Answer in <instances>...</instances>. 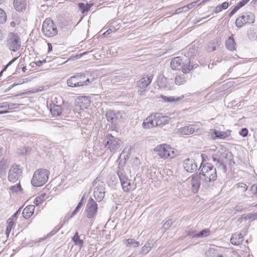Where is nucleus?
Instances as JSON below:
<instances>
[{"label":"nucleus","mask_w":257,"mask_h":257,"mask_svg":"<svg viewBox=\"0 0 257 257\" xmlns=\"http://www.w3.org/2000/svg\"><path fill=\"white\" fill-rule=\"evenodd\" d=\"M90 82L89 79H85V74L84 73H78L74 75L67 81V85L73 87L87 85Z\"/></svg>","instance_id":"obj_3"},{"label":"nucleus","mask_w":257,"mask_h":257,"mask_svg":"<svg viewBox=\"0 0 257 257\" xmlns=\"http://www.w3.org/2000/svg\"><path fill=\"white\" fill-rule=\"evenodd\" d=\"M196 54V50L195 47L189 48L188 51L185 54V57L184 59L190 58V60Z\"/></svg>","instance_id":"obj_37"},{"label":"nucleus","mask_w":257,"mask_h":257,"mask_svg":"<svg viewBox=\"0 0 257 257\" xmlns=\"http://www.w3.org/2000/svg\"><path fill=\"white\" fill-rule=\"evenodd\" d=\"M186 82L185 77L184 74L178 75L175 79V82L177 85H181Z\"/></svg>","instance_id":"obj_38"},{"label":"nucleus","mask_w":257,"mask_h":257,"mask_svg":"<svg viewBox=\"0 0 257 257\" xmlns=\"http://www.w3.org/2000/svg\"><path fill=\"white\" fill-rule=\"evenodd\" d=\"M220 6V7L221 8L222 10H225L228 7L229 5H228V3H227V2H225L223 3Z\"/></svg>","instance_id":"obj_56"},{"label":"nucleus","mask_w":257,"mask_h":257,"mask_svg":"<svg viewBox=\"0 0 257 257\" xmlns=\"http://www.w3.org/2000/svg\"><path fill=\"white\" fill-rule=\"evenodd\" d=\"M249 39L254 40L257 38V31L251 32L250 31L247 33Z\"/></svg>","instance_id":"obj_49"},{"label":"nucleus","mask_w":257,"mask_h":257,"mask_svg":"<svg viewBox=\"0 0 257 257\" xmlns=\"http://www.w3.org/2000/svg\"><path fill=\"white\" fill-rule=\"evenodd\" d=\"M17 59V57L14 58L12 59L4 67V68L7 69L8 67H9L10 65H11Z\"/></svg>","instance_id":"obj_55"},{"label":"nucleus","mask_w":257,"mask_h":257,"mask_svg":"<svg viewBox=\"0 0 257 257\" xmlns=\"http://www.w3.org/2000/svg\"><path fill=\"white\" fill-rule=\"evenodd\" d=\"M211 134L214 135L213 137V139H224L228 137L230 135V131L227 130L225 132L218 131L215 129H212L210 130Z\"/></svg>","instance_id":"obj_17"},{"label":"nucleus","mask_w":257,"mask_h":257,"mask_svg":"<svg viewBox=\"0 0 257 257\" xmlns=\"http://www.w3.org/2000/svg\"><path fill=\"white\" fill-rule=\"evenodd\" d=\"M220 44V41L219 39H215L209 43L208 46V50L209 51H214L216 48L218 47Z\"/></svg>","instance_id":"obj_30"},{"label":"nucleus","mask_w":257,"mask_h":257,"mask_svg":"<svg viewBox=\"0 0 257 257\" xmlns=\"http://www.w3.org/2000/svg\"><path fill=\"white\" fill-rule=\"evenodd\" d=\"M172 224V221L171 219H168L166 221L165 223L163 224V226L162 227L163 229L165 230L168 229L171 226Z\"/></svg>","instance_id":"obj_46"},{"label":"nucleus","mask_w":257,"mask_h":257,"mask_svg":"<svg viewBox=\"0 0 257 257\" xmlns=\"http://www.w3.org/2000/svg\"><path fill=\"white\" fill-rule=\"evenodd\" d=\"M248 133V130L246 128L244 127L241 128V130L239 131V134L243 137H245L247 136Z\"/></svg>","instance_id":"obj_48"},{"label":"nucleus","mask_w":257,"mask_h":257,"mask_svg":"<svg viewBox=\"0 0 257 257\" xmlns=\"http://www.w3.org/2000/svg\"><path fill=\"white\" fill-rule=\"evenodd\" d=\"M97 209L98 206L96 201L91 198H89L85 209L87 217L88 219L93 218L96 215Z\"/></svg>","instance_id":"obj_11"},{"label":"nucleus","mask_w":257,"mask_h":257,"mask_svg":"<svg viewBox=\"0 0 257 257\" xmlns=\"http://www.w3.org/2000/svg\"><path fill=\"white\" fill-rule=\"evenodd\" d=\"M14 7L17 11H22L26 7V0H14Z\"/></svg>","instance_id":"obj_26"},{"label":"nucleus","mask_w":257,"mask_h":257,"mask_svg":"<svg viewBox=\"0 0 257 257\" xmlns=\"http://www.w3.org/2000/svg\"><path fill=\"white\" fill-rule=\"evenodd\" d=\"M7 45L10 50L17 51L21 45L19 36L16 34L10 33L7 41Z\"/></svg>","instance_id":"obj_10"},{"label":"nucleus","mask_w":257,"mask_h":257,"mask_svg":"<svg viewBox=\"0 0 257 257\" xmlns=\"http://www.w3.org/2000/svg\"><path fill=\"white\" fill-rule=\"evenodd\" d=\"M74 216H72V214L71 215H69V214H67L64 218L63 219V225L65 223H67L68 222L69 220L73 217Z\"/></svg>","instance_id":"obj_53"},{"label":"nucleus","mask_w":257,"mask_h":257,"mask_svg":"<svg viewBox=\"0 0 257 257\" xmlns=\"http://www.w3.org/2000/svg\"><path fill=\"white\" fill-rule=\"evenodd\" d=\"M78 6L82 14L87 12L92 6L91 4H86V5L83 3H78Z\"/></svg>","instance_id":"obj_34"},{"label":"nucleus","mask_w":257,"mask_h":257,"mask_svg":"<svg viewBox=\"0 0 257 257\" xmlns=\"http://www.w3.org/2000/svg\"><path fill=\"white\" fill-rule=\"evenodd\" d=\"M45 194H42L41 195L37 197L34 200V204L37 206H39L44 201V197Z\"/></svg>","instance_id":"obj_39"},{"label":"nucleus","mask_w":257,"mask_h":257,"mask_svg":"<svg viewBox=\"0 0 257 257\" xmlns=\"http://www.w3.org/2000/svg\"><path fill=\"white\" fill-rule=\"evenodd\" d=\"M22 170L19 165H13L9 172L8 179L12 182H16L21 176Z\"/></svg>","instance_id":"obj_14"},{"label":"nucleus","mask_w":257,"mask_h":257,"mask_svg":"<svg viewBox=\"0 0 257 257\" xmlns=\"http://www.w3.org/2000/svg\"><path fill=\"white\" fill-rule=\"evenodd\" d=\"M6 167L4 163L3 162H0V174L6 173Z\"/></svg>","instance_id":"obj_50"},{"label":"nucleus","mask_w":257,"mask_h":257,"mask_svg":"<svg viewBox=\"0 0 257 257\" xmlns=\"http://www.w3.org/2000/svg\"><path fill=\"white\" fill-rule=\"evenodd\" d=\"M184 59V58H181V57H176L172 59L171 62V68L174 70H180Z\"/></svg>","instance_id":"obj_19"},{"label":"nucleus","mask_w":257,"mask_h":257,"mask_svg":"<svg viewBox=\"0 0 257 257\" xmlns=\"http://www.w3.org/2000/svg\"><path fill=\"white\" fill-rule=\"evenodd\" d=\"M121 143V141L119 138L113 136L110 134L106 136L104 141L105 148L112 153H114L120 148Z\"/></svg>","instance_id":"obj_4"},{"label":"nucleus","mask_w":257,"mask_h":257,"mask_svg":"<svg viewBox=\"0 0 257 257\" xmlns=\"http://www.w3.org/2000/svg\"><path fill=\"white\" fill-rule=\"evenodd\" d=\"M192 67L191 66V60L190 58L184 59L181 69L183 73L187 74L192 70Z\"/></svg>","instance_id":"obj_24"},{"label":"nucleus","mask_w":257,"mask_h":257,"mask_svg":"<svg viewBox=\"0 0 257 257\" xmlns=\"http://www.w3.org/2000/svg\"><path fill=\"white\" fill-rule=\"evenodd\" d=\"M225 159L224 157H220L219 158V161L221 160V162H219V161H216V164H215L216 166H217L218 168H221L222 169L223 172L224 173H226L227 171V167L224 163V159Z\"/></svg>","instance_id":"obj_35"},{"label":"nucleus","mask_w":257,"mask_h":257,"mask_svg":"<svg viewBox=\"0 0 257 257\" xmlns=\"http://www.w3.org/2000/svg\"><path fill=\"white\" fill-rule=\"evenodd\" d=\"M15 83H16L17 85L22 84L24 83V80L23 79V78H19L17 80V81Z\"/></svg>","instance_id":"obj_62"},{"label":"nucleus","mask_w":257,"mask_h":257,"mask_svg":"<svg viewBox=\"0 0 257 257\" xmlns=\"http://www.w3.org/2000/svg\"><path fill=\"white\" fill-rule=\"evenodd\" d=\"M191 186L192 191L194 193L198 192V189L201 185V182H202V176L199 174L195 173L192 176Z\"/></svg>","instance_id":"obj_15"},{"label":"nucleus","mask_w":257,"mask_h":257,"mask_svg":"<svg viewBox=\"0 0 257 257\" xmlns=\"http://www.w3.org/2000/svg\"><path fill=\"white\" fill-rule=\"evenodd\" d=\"M151 247L152 246L150 243H146L141 250L142 253L147 254L150 250Z\"/></svg>","instance_id":"obj_42"},{"label":"nucleus","mask_w":257,"mask_h":257,"mask_svg":"<svg viewBox=\"0 0 257 257\" xmlns=\"http://www.w3.org/2000/svg\"><path fill=\"white\" fill-rule=\"evenodd\" d=\"M239 9V8L238 7V6L237 5H236L234 7V8L231 10L230 13H231L232 14H233V15H234Z\"/></svg>","instance_id":"obj_63"},{"label":"nucleus","mask_w":257,"mask_h":257,"mask_svg":"<svg viewBox=\"0 0 257 257\" xmlns=\"http://www.w3.org/2000/svg\"><path fill=\"white\" fill-rule=\"evenodd\" d=\"M154 150L160 158L166 159L169 157L173 158L170 154V151L171 150V148L167 145L163 144L158 145Z\"/></svg>","instance_id":"obj_12"},{"label":"nucleus","mask_w":257,"mask_h":257,"mask_svg":"<svg viewBox=\"0 0 257 257\" xmlns=\"http://www.w3.org/2000/svg\"><path fill=\"white\" fill-rule=\"evenodd\" d=\"M46 62V61L45 60H39V61L36 62L35 63V64L38 66H41L42 65V64H43L44 63H45Z\"/></svg>","instance_id":"obj_61"},{"label":"nucleus","mask_w":257,"mask_h":257,"mask_svg":"<svg viewBox=\"0 0 257 257\" xmlns=\"http://www.w3.org/2000/svg\"><path fill=\"white\" fill-rule=\"evenodd\" d=\"M21 208H20L12 216V219L14 218H16V217H18V215H19V214H20L21 213Z\"/></svg>","instance_id":"obj_58"},{"label":"nucleus","mask_w":257,"mask_h":257,"mask_svg":"<svg viewBox=\"0 0 257 257\" xmlns=\"http://www.w3.org/2000/svg\"><path fill=\"white\" fill-rule=\"evenodd\" d=\"M242 217L245 219H251L252 220H255L257 219V213H249L247 214H244Z\"/></svg>","instance_id":"obj_41"},{"label":"nucleus","mask_w":257,"mask_h":257,"mask_svg":"<svg viewBox=\"0 0 257 257\" xmlns=\"http://www.w3.org/2000/svg\"><path fill=\"white\" fill-rule=\"evenodd\" d=\"M72 240L75 245L79 246L80 247H81L83 245V241L80 238L77 232H76L74 235L72 237Z\"/></svg>","instance_id":"obj_33"},{"label":"nucleus","mask_w":257,"mask_h":257,"mask_svg":"<svg viewBox=\"0 0 257 257\" xmlns=\"http://www.w3.org/2000/svg\"><path fill=\"white\" fill-rule=\"evenodd\" d=\"M196 3H197V2H193V3H190V4H188L187 5V6L186 7V9H185V10L187 11V10L188 9H192L193 7L196 6Z\"/></svg>","instance_id":"obj_57"},{"label":"nucleus","mask_w":257,"mask_h":257,"mask_svg":"<svg viewBox=\"0 0 257 257\" xmlns=\"http://www.w3.org/2000/svg\"><path fill=\"white\" fill-rule=\"evenodd\" d=\"M99 181L98 177H97L93 181L92 186L95 187L93 192L94 197L97 201L100 202L102 201L104 197L105 188L102 182H100L97 184Z\"/></svg>","instance_id":"obj_7"},{"label":"nucleus","mask_w":257,"mask_h":257,"mask_svg":"<svg viewBox=\"0 0 257 257\" xmlns=\"http://www.w3.org/2000/svg\"><path fill=\"white\" fill-rule=\"evenodd\" d=\"M124 242L127 246L130 247H138L140 244L139 242L136 241L133 238L125 239L124 240Z\"/></svg>","instance_id":"obj_36"},{"label":"nucleus","mask_w":257,"mask_h":257,"mask_svg":"<svg viewBox=\"0 0 257 257\" xmlns=\"http://www.w3.org/2000/svg\"><path fill=\"white\" fill-rule=\"evenodd\" d=\"M49 175V172L47 169H41L36 171L31 180L32 185L35 187L43 185L47 181Z\"/></svg>","instance_id":"obj_2"},{"label":"nucleus","mask_w":257,"mask_h":257,"mask_svg":"<svg viewBox=\"0 0 257 257\" xmlns=\"http://www.w3.org/2000/svg\"><path fill=\"white\" fill-rule=\"evenodd\" d=\"M50 111L52 114L54 116H60L63 112L65 114L67 113L65 112V108L64 107L62 108L61 105L56 104L54 103L51 105Z\"/></svg>","instance_id":"obj_18"},{"label":"nucleus","mask_w":257,"mask_h":257,"mask_svg":"<svg viewBox=\"0 0 257 257\" xmlns=\"http://www.w3.org/2000/svg\"><path fill=\"white\" fill-rule=\"evenodd\" d=\"M222 10L221 8L220 7V6L218 5L215 8L213 12L215 13H218L220 12H221Z\"/></svg>","instance_id":"obj_59"},{"label":"nucleus","mask_w":257,"mask_h":257,"mask_svg":"<svg viewBox=\"0 0 257 257\" xmlns=\"http://www.w3.org/2000/svg\"><path fill=\"white\" fill-rule=\"evenodd\" d=\"M153 79V75H148L144 77L138 82V86L141 89H145L151 83Z\"/></svg>","instance_id":"obj_20"},{"label":"nucleus","mask_w":257,"mask_h":257,"mask_svg":"<svg viewBox=\"0 0 257 257\" xmlns=\"http://www.w3.org/2000/svg\"><path fill=\"white\" fill-rule=\"evenodd\" d=\"M250 0H242L239 2L236 5L240 9L244 5H245Z\"/></svg>","instance_id":"obj_51"},{"label":"nucleus","mask_w":257,"mask_h":257,"mask_svg":"<svg viewBox=\"0 0 257 257\" xmlns=\"http://www.w3.org/2000/svg\"><path fill=\"white\" fill-rule=\"evenodd\" d=\"M10 190L15 193H17L19 191H22V188L21 186L20 183H18L16 184V185L12 186L10 187Z\"/></svg>","instance_id":"obj_44"},{"label":"nucleus","mask_w":257,"mask_h":257,"mask_svg":"<svg viewBox=\"0 0 257 257\" xmlns=\"http://www.w3.org/2000/svg\"><path fill=\"white\" fill-rule=\"evenodd\" d=\"M185 97L184 95H182L179 97L175 96H167L165 95H162L161 98L165 102H172L175 101H180Z\"/></svg>","instance_id":"obj_31"},{"label":"nucleus","mask_w":257,"mask_h":257,"mask_svg":"<svg viewBox=\"0 0 257 257\" xmlns=\"http://www.w3.org/2000/svg\"><path fill=\"white\" fill-rule=\"evenodd\" d=\"M210 231L208 229H203L199 232L193 234V232H189L188 234L192 236L193 237H204L209 235Z\"/></svg>","instance_id":"obj_29"},{"label":"nucleus","mask_w":257,"mask_h":257,"mask_svg":"<svg viewBox=\"0 0 257 257\" xmlns=\"http://www.w3.org/2000/svg\"><path fill=\"white\" fill-rule=\"evenodd\" d=\"M20 105V104L10 103L8 104V108L9 109L17 108Z\"/></svg>","instance_id":"obj_54"},{"label":"nucleus","mask_w":257,"mask_h":257,"mask_svg":"<svg viewBox=\"0 0 257 257\" xmlns=\"http://www.w3.org/2000/svg\"><path fill=\"white\" fill-rule=\"evenodd\" d=\"M199 169V174L202 176L203 186L206 189H209L213 186L217 177L216 168L211 164L206 163H201Z\"/></svg>","instance_id":"obj_1"},{"label":"nucleus","mask_w":257,"mask_h":257,"mask_svg":"<svg viewBox=\"0 0 257 257\" xmlns=\"http://www.w3.org/2000/svg\"><path fill=\"white\" fill-rule=\"evenodd\" d=\"M214 147L216 148L215 146ZM210 151H213L215 152V153L213 154L212 155V159L214 162L219 161V162H221V160L219 161V158L222 156L228 160L227 161L229 165H231L235 164V161L233 159V156L231 152L226 150L221 152L218 150H217L216 148L210 149Z\"/></svg>","instance_id":"obj_6"},{"label":"nucleus","mask_w":257,"mask_h":257,"mask_svg":"<svg viewBox=\"0 0 257 257\" xmlns=\"http://www.w3.org/2000/svg\"><path fill=\"white\" fill-rule=\"evenodd\" d=\"M235 41L233 38V35H231L230 37H229L227 40H226L225 43V45L226 48L230 50V51H233L235 50Z\"/></svg>","instance_id":"obj_32"},{"label":"nucleus","mask_w":257,"mask_h":257,"mask_svg":"<svg viewBox=\"0 0 257 257\" xmlns=\"http://www.w3.org/2000/svg\"><path fill=\"white\" fill-rule=\"evenodd\" d=\"M35 208V206L33 205L26 206L22 212L24 218L26 219L30 218L34 213Z\"/></svg>","instance_id":"obj_25"},{"label":"nucleus","mask_w":257,"mask_h":257,"mask_svg":"<svg viewBox=\"0 0 257 257\" xmlns=\"http://www.w3.org/2000/svg\"><path fill=\"white\" fill-rule=\"evenodd\" d=\"M82 205L81 203H78L74 210L72 212V216H75L79 211Z\"/></svg>","instance_id":"obj_47"},{"label":"nucleus","mask_w":257,"mask_h":257,"mask_svg":"<svg viewBox=\"0 0 257 257\" xmlns=\"http://www.w3.org/2000/svg\"><path fill=\"white\" fill-rule=\"evenodd\" d=\"M183 167L184 169L189 173H193L198 169L197 165L195 160L189 158L186 159L184 161Z\"/></svg>","instance_id":"obj_16"},{"label":"nucleus","mask_w":257,"mask_h":257,"mask_svg":"<svg viewBox=\"0 0 257 257\" xmlns=\"http://www.w3.org/2000/svg\"><path fill=\"white\" fill-rule=\"evenodd\" d=\"M243 240V236L241 233L236 232L233 234L230 238V242L234 245L240 244Z\"/></svg>","instance_id":"obj_21"},{"label":"nucleus","mask_w":257,"mask_h":257,"mask_svg":"<svg viewBox=\"0 0 257 257\" xmlns=\"http://www.w3.org/2000/svg\"><path fill=\"white\" fill-rule=\"evenodd\" d=\"M185 9H186V7H183L181 8H179V9H177L176 11V13H180L182 12V11H186Z\"/></svg>","instance_id":"obj_64"},{"label":"nucleus","mask_w":257,"mask_h":257,"mask_svg":"<svg viewBox=\"0 0 257 257\" xmlns=\"http://www.w3.org/2000/svg\"><path fill=\"white\" fill-rule=\"evenodd\" d=\"M255 17L251 12H246L238 17L235 21V25L237 28H240L245 24H250L254 23Z\"/></svg>","instance_id":"obj_9"},{"label":"nucleus","mask_w":257,"mask_h":257,"mask_svg":"<svg viewBox=\"0 0 257 257\" xmlns=\"http://www.w3.org/2000/svg\"><path fill=\"white\" fill-rule=\"evenodd\" d=\"M156 117H155V125L160 126L167 124L168 122V117L163 116L161 114L159 113H155Z\"/></svg>","instance_id":"obj_22"},{"label":"nucleus","mask_w":257,"mask_h":257,"mask_svg":"<svg viewBox=\"0 0 257 257\" xmlns=\"http://www.w3.org/2000/svg\"><path fill=\"white\" fill-rule=\"evenodd\" d=\"M63 224L61 225H58L47 235L48 236H51L56 233L62 227Z\"/></svg>","instance_id":"obj_45"},{"label":"nucleus","mask_w":257,"mask_h":257,"mask_svg":"<svg viewBox=\"0 0 257 257\" xmlns=\"http://www.w3.org/2000/svg\"><path fill=\"white\" fill-rule=\"evenodd\" d=\"M7 20V16L5 12L0 8V24L6 22Z\"/></svg>","instance_id":"obj_43"},{"label":"nucleus","mask_w":257,"mask_h":257,"mask_svg":"<svg viewBox=\"0 0 257 257\" xmlns=\"http://www.w3.org/2000/svg\"><path fill=\"white\" fill-rule=\"evenodd\" d=\"M195 132L193 125L185 126L179 129V132L183 135H189Z\"/></svg>","instance_id":"obj_28"},{"label":"nucleus","mask_w":257,"mask_h":257,"mask_svg":"<svg viewBox=\"0 0 257 257\" xmlns=\"http://www.w3.org/2000/svg\"><path fill=\"white\" fill-rule=\"evenodd\" d=\"M120 184L124 192H128L132 189L131 180L124 174L120 172H117Z\"/></svg>","instance_id":"obj_13"},{"label":"nucleus","mask_w":257,"mask_h":257,"mask_svg":"<svg viewBox=\"0 0 257 257\" xmlns=\"http://www.w3.org/2000/svg\"><path fill=\"white\" fill-rule=\"evenodd\" d=\"M8 225L7 226L6 230V234H7V236H9L10 233L11 231L12 228L14 224V222L13 220H11V218H9L8 220Z\"/></svg>","instance_id":"obj_40"},{"label":"nucleus","mask_w":257,"mask_h":257,"mask_svg":"<svg viewBox=\"0 0 257 257\" xmlns=\"http://www.w3.org/2000/svg\"><path fill=\"white\" fill-rule=\"evenodd\" d=\"M42 32L44 35L47 37H51L57 34V29L53 21L50 18H47L43 23Z\"/></svg>","instance_id":"obj_5"},{"label":"nucleus","mask_w":257,"mask_h":257,"mask_svg":"<svg viewBox=\"0 0 257 257\" xmlns=\"http://www.w3.org/2000/svg\"><path fill=\"white\" fill-rule=\"evenodd\" d=\"M250 190H251V192H253V193L256 194V193H257V185H252L251 186V187Z\"/></svg>","instance_id":"obj_60"},{"label":"nucleus","mask_w":257,"mask_h":257,"mask_svg":"<svg viewBox=\"0 0 257 257\" xmlns=\"http://www.w3.org/2000/svg\"><path fill=\"white\" fill-rule=\"evenodd\" d=\"M123 114L121 112L111 110L106 111L105 115L107 120L112 123L111 127L113 128V130L116 128L117 124L121 121Z\"/></svg>","instance_id":"obj_8"},{"label":"nucleus","mask_w":257,"mask_h":257,"mask_svg":"<svg viewBox=\"0 0 257 257\" xmlns=\"http://www.w3.org/2000/svg\"><path fill=\"white\" fill-rule=\"evenodd\" d=\"M155 117L156 115L152 114L148 116L144 121L143 123V126L145 128H150L155 126Z\"/></svg>","instance_id":"obj_23"},{"label":"nucleus","mask_w":257,"mask_h":257,"mask_svg":"<svg viewBox=\"0 0 257 257\" xmlns=\"http://www.w3.org/2000/svg\"><path fill=\"white\" fill-rule=\"evenodd\" d=\"M122 157L123 155L122 154H121L120 155L118 159L117 160V162H118V164L116 173L120 172L122 173H124V166L126 164V158L125 156H124V158H122Z\"/></svg>","instance_id":"obj_27"},{"label":"nucleus","mask_w":257,"mask_h":257,"mask_svg":"<svg viewBox=\"0 0 257 257\" xmlns=\"http://www.w3.org/2000/svg\"><path fill=\"white\" fill-rule=\"evenodd\" d=\"M238 188H241L243 189V191L244 192L247 190V186L243 183H239L237 184Z\"/></svg>","instance_id":"obj_52"}]
</instances>
